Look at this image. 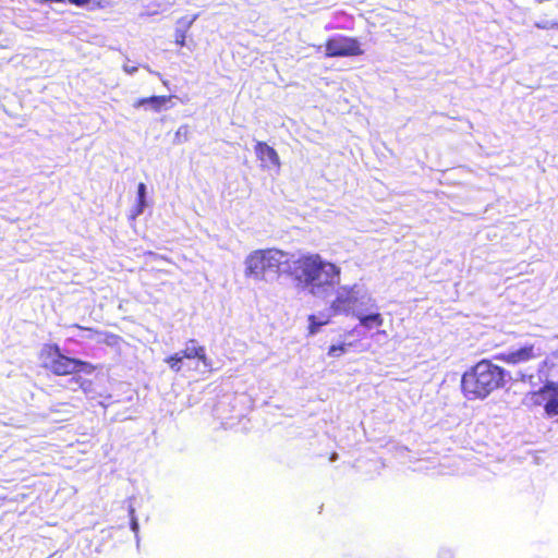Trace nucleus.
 Returning a JSON list of instances; mask_svg holds the SVG:
<instances>
[{"label": "nucleus", "instance_id": "nucleus-1", "mask_svg": "<svg viewBox=\"0 0 558 558\" xmlns=\"http://www.w3.org/2000/svg\"><path fill=\"white\" fill-rule=\"evenodd\" d=\"M292 274L314 293L339 283L341 269L333 263L324 260L319 254H305L294 262Z\"/></svg>", "mask_w": 558, "mask_h": 558}, {"label": "nucleus", "instance_id": "nucleus-2", "mask_svg": "<svg viewBox=\"0 0 558 558\" xmlns=\"http://www.w3.org/2000/svg\"><path fill=\"white\" fill-rule=\"evenodd\" d=\"M506 372L489 360H481L461 378V389L468 399H485L506 384Z\"/></svg>", "mask_w": 558, "mask_h": 558}, {"label": "nucleus", "instance_id": "nucleus-3", "mask_svg": "<svg viewBox=\"0 0 558 558\" xmlns=\"http://www.w3.org/2000/svg\"><path fill=\"white\" fill-rule=\"evenodd\" d=\"M41 366L54 376H70L78 373L90 374L98 366L87 361L68 356L57 343H46L39 352Z\"/></svg>", "mask_w": 558, "mask_h": 558}, {"label": "nucleus", "instance_id": "nucleus-4", "mask_svg": "<svg viewBox=\"0 0 558 558\" xmlns=\"http://www.w3.org/2000/svg\"><path fill=\"white\" fill-rule=\"evenodd\" d=\"M288 254L278 248L255 250L245 258V276L264 280L267 275H279Z\"/></svg>", "mask_w": 558, "mask_h": 558}, {"label": "nucleus", "instance_id": "nucleus-5", "mask_svg": "<svg viewBox=\"0 0 558 558\" xmlns=\"http://www.w3.org/2000/svg\"><path fill=\"white\" fill-rule=\"evenodd\" d=\"M324 47L327 58L355 57L364 52L357 38L344 35L327 38Z\"/></svg>", "mask_w": 558, "mask_h": 558}, {"label": "nucleus", "instance_id": "nucleus-6", "mask_svg": "<svg viewBox=\"0 0 558 558\" xmlns=\"http://www.w3.org/2000/svg\"><path fill=\"white\" fill-rule=\"evenodd\" d=\"M534 405L543 407L548 416L558 415V384L546 383L537 391L532 392Z\"/></svg>", "mask_w": 558, "mask_h": 558}, {"label": "nucleus", "instance_id": "nucleus-7", "mask_svg": "<svg viewBox=\"0 0 558 558\" xmlns=\"http://www.w3.org/2000/svg\"><path fill=\"white\" fill-rule=\"evenodd\" d=\"M543 354L544 351L539 345L535 343H527L517 350L508 353H501L497 355L496 359L509 365H518L539 359Z\"/></svg>", "mask_w": 558, "mask_h": 558}, {"label": "nucleus", "instance_id": "nucleus-8", "mask_svg": "<svg viewBox=\"0 0 558 558\" xmlns=\"http://www.w3.org/2000/svg\"><path fill=\"white\" fill-rule=\"evenodd\" d=\"M354 287L343 286L341 287L336 298L330 303V312L331 315H348L350 314L356 302H357V295Z\"/></svg>", "mask_w": 558, "mask_h": 558}, {"label": "nucleus", "instance_id": "nucleus-9", "mask_svg": "<svg viewBox=\"0 0 558 558\" xmlns=\"http://www.w3.org/2000/svg\"><path fill=\"white\" fill-rule=\"evenodd\" d=\"M257 159L264 168L279 169L280 158L276 149L265 142H257L254 146Z\"/></svg>", "mask_w": 558, "mask_h": 558}, {"label": "nucleus", "instance_id": "nucleus-10", "mask_svg": "<svg viewBox=\"0 0 558 558\" xmlns=\"http://www.w3.org/2000/svg\"><path fill=\"white\" fill-rule=\"evenodd\" d=\"M183 359H198L203 364L208 365L209 360L206 355V349L203 345H197L194 339H191L187 342V345L184 350L180 352Z\"/></svg>", "mask_w": 558, "mask_h": 558}, {"label": "nucleus", "instance_id": "nucleus-11", "mask_svg": "<svg viewBox=\"0 0 558 558\" xmlns=\"http://www.w3.org/2000/svg\"><path fill=\"white\" fill-rule=\"evenodd\" d=\"M171 98H172V96H170V95L144 97V98L137 99L134 102V107L140 108V107L149 105L150 108L155 112H159L167 106V104L171 100Z\"/></svg>", "mask_w": 558, "mask_h": 558}, {"label": "nucleus", "instance_id": "nucleus-12", "mask_svg": "<svg viewBox=\"0 0 558 558\" xmlns=\"http://www.w3.org/2000/svg\"><path fill=\"white\" fill-rule=\"evenodd\" d=\"M74 327L80 329V330H87V331H90L94 335L101 336V339L99 340V342L104 343V344H106L108 347H118L123 341L122 338L119 335H116V333L106 332V331L102 332V331H99L97 329H93V328H89V327H84V326H81V325H77V324L74 325Z\"/></svg>", "mask_w": 558, "mask_h": 558}, {"label": "nucleus", "instance_id": "nucleus-13", "mask_svg": "<svg viewBox=\"0 0 558 558\" xmlns=\"http://www.w3.org/2000/svg\"><path fill=\"white\" fill-rule=\"evenodd\" d=\"M360 325L367 328H379L384 324V318L380 313H372L368 315H357Z\"/></svg>", "mask_w": 558, "mask_h": 558}, {"label": "nucleus", "instance_id": "nucleus-14", "mask_svg": "<svg viewBox=\"0 0 558 558\" xmlns=\"http://www.w3.org/2000/svg\"><path fill=\"white\" fill-rule=\"evenodd\" d=\"M329 323V318H325V319H320L318 320L317 319V316L312 314L308 316V335L313 336L315 333H317L319 331V328L322 326H325Z\"/></svg>", "mask_w": 558, "mask_h": 558}, {"label": "nucleus", "instance_id": "nucleus-15", "mask_svg": "<svg viewBox=\"0 0 558 558\" xmlns=\"http://www.w3.org/2000/svg\"><path fill=\"white\" fill-rule=\"evenodd\" d=\"M194 20L187 21L183 28H177L174 34V41L177 45L183 47L185 45L186 33Z\"/></svg>", "mask_w": 558, "mask_h": 558}, {"label": "nucleus", "instance_id": "nucleus-16", "mask_svg": "<svg viewBox=\"0 0 558 558\" xmlns=\"http://www.w3.org/2000/svg\"><path fill=\"white\" fill-rule=\"evenodd\" d=\"M351 345V343H338L331 344L328 348V355L331 357H339L345 353L347 347Z\"/></svg>", "mask_w": 558, "mask_h": 558}, {"label": "nucleus", "instance_id": "nucleus-17", "mask_svg": "<svg viewBox=\"0 0 558 558\" xmlns=\"http://www.w3.org/2000/svg\"><path fill=\"white\" fill-rule=\"evenodd\" d=\"M182 360L183 357L181 356L180 353H174L166 359V363L170 366L171 369H173L174 372H179L181 369L180 364Z\"/></svg>", "mask_w": 558, "mask_h": 558}, {"label": "nucleus", "instance_id": "nucleus-18", "mask_svg": "<svg viewBox=\"0 0 558 558\" xmlns=\"http://www.w3.org/2000/svg\"><path fill=\"white\" fill-rule=\"evenodd\" d=\"M74 380L77 383L78 388L86 395L94 392V383L90 379L85 378H74Z\"/></svg>", "mask_w": 558, "mask_h": 558}, {"label": "nucleus", "instance_id": "nucleus-19", "mask_svg": "<svg viewBox=\"0 0 558 558\" xmlns=\"http://www.w3.org/2000/svg\"><path fill=\"white\" fill-rule=\"evenodd\" d=\"M145 184L140 183L137 186V214H141L145 207Z\"/></svg>", "mask_w": 558, "mask_h": 558}, {"label": "nucleus", "instance_id": "nucleus-20", "mask_svg": "<svg viewBox=\"0 0 558 558\" xmlns=\"http://www.w3.org/2000/svg\"><path fill=\"white\" fill-rule=\"evenodd\" d=\"M187 136H189V126L187 125L180 126L178 129V131L175 132V138L179 143L186 141Z\"/></svg>", "mask_w": 558, "mask_h": 558}, {"label": "nucleus", "instance_id": "nucleus-21", "mask_svg": "<svg viewBox=\"0 0 558 558\" xmlns=\"http://www.w3.org/2000/svg\"><path fill=\"white\" fill-rule=\"evenodd\" d=\"M535 27L539 29H558V21L555 22H537Z\"/></svg>", "mask_w": 558, "mask_h": 558}, {"label": "nucleus", "instance_id": "nucleus-22", "mask_svg": "<svg viewBox=\"0 0 558 558\" xmlns=\"http://www.w3.org/2000/svg\"><path fill=\"white\" fill-rule=\"evenodd\" d=\"M72 4L77 7H84L90 2V0H69Z\"/></svg>", "mask_w": 558, "mask_h": 558}, {"label": "nucleus", "instance_id": "nucleus-23", "mask_svg": "<svg viewBox=\"0 0 558 558\" xmlns=\"http://www.w3.org/2000/svg\"><path fill=\"white\" fill-rule=\"evenodd\" d=\"M549 367V362L547 360H544L538 368V372H546V369Z\"/></svg>", "mask_w": 558, "mask_h": 558}]
</instances>
